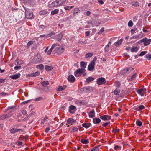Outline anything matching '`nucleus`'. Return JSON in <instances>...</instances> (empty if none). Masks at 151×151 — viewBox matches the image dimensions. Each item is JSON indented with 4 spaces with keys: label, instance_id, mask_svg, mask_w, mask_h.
Listing matches in <instances>:
<instances>
[{
    "label": "nucleus",
    "instance_id": "nucleus-40",
    "mask_svg": "<svg viewBox=\"0 0 151 151\" xmlns=\"http://www.w3.org/2000/svg\"><path fill=\"white\" fill-rule=\"evenodd\" d=\"M93 55V53L90 52H88L86 54L85 57L86 58H88L89 57H91Z\"/></svg>",
    "mask_w": 151,
    "mask_h": 151
},
{
    "label": "nucleus",
    "instance_id": "nucleus-11",
    "mask_svg": "<svg viewBox=\"0 0 151 151\" xmlns=\"http://www.w3.org/2000/svg\"><path fill=\"white\" fill-rule=\"evenodd\" d=\"M142 39H144V45L145 46H147L149 45L151 42V39H147L146 38H145Z\"/></svg>",
    "mask_w": 151,
    "mask_h": 151
},
{
    "label": "nucleus",
    "instance_id": "nucleus-27",
    "mask_svg": "<svg viewBox=\"0 0 151 151\" xmlns=\"http://www.w3.org/2000/svg\"><path fill=\"white\" fill-rule=\"evenodd\" d=\"M45 68L46 71H49L52 70L53 69V67L52 66H45Z\"/></svg>",
    "mask_w": 151,
    "mask_h": 151
},
{
    "label": "nucleus",
    "instance_id": "nucleus-12",
    "mask_svg": "<svg viewBox=\"0 0 151 151\" xmlns=\"http://www.w3.org/2000/svg\"><path fill=\"white\" fill-rule=\"evenodd\" d=\"M58 45L57 44H53L51 46V48L47 51V54L48 55H50L54 48L56 46H58Z\"/></svg>",
    "mask_w": 151,
    "mask_h": 151
},
{
    "label": "nucleus",
    "instance_id": "nucleus-44",
    "mask_svg": "<svg viewBox=\"0 0 151 151\" xmlns=\"http://www.w3.org/2000/svg\"><path fill=\"white\" fill-rule=\"evenodd\" d=\"M49 84H50V83L47 81H44L41 83L42 85H47Z\"/></svg>",
    "mask_w": 151,
    "mask_h": 151
},
{
    "label": "nucleus",
    "instance_id": "nucleus-33",
    "mask_svg": "<svg viewBox=\"0 0 151 151\" xmlns=\"http://www.w3.org/2000/svg\"><path fill=\"white\" fill-rule=\"evenodd\" d=\"M66 86H59L58 91H60L63 90L66 88Z\"/></svg>",
    "mask_w": 151,
    "mask_h": 151
},
{
    "label": "nucleus",
    "instance_id": "nucleus-63",
    "mask_svg": "<svg viewBox=\"0 0 151 151\" xmlns=\"http://www.w3.org/2000/svg\"><path fill=\"white\" fill-rule=\"evenodd\" d=\"M21 67V66H17L15 67L14 68V69L15 70H17L19 69H20Z\"/></svg>",
    "mask_w": 151,
    "mask_h": 151
},
{
    "label": "nucleus",
    "instance_id": "nucleus-54",
    "mask_svg": "<svg viewBox=\"0 0 151 151\" xmlns=\"http://www.w3.org/2000/svg\"><path fill=\"white\" fill-rule=\"evenodd\" d=\"M128 25L129 27H131L133 25V24L132 22L131 21H129L128 24Z\"/></svg>",
    "mask_w": 151,
    "mask_h": 151
},
{
    "label": "nucleus",
    "instance_id": "nucleus-4",
    "mask_svg": "<svg viewBox=\"0 0 151 151\" xmlns=\"http://www.w3.org/2000/svg\"><path fill=\"white\" fill-rule=\"evenodd\" d=\"M134 70V68H133L131 67L127 68L121 71V74L122 75H127L129 74Z\"/></svg>",
    "mask_w": 151,
    "mask_h": 151
},
{
    "label": "nucleus",
    "instance_id": "nucleus-24",
    "mask_svg": "<svg viewBox=\"0 0 151 151\" xmlns=\"http://www.w3.org/2000/svg\"><path fill=\"white\" fill-rule=\"evenodd\" d=\"M87 62H85L83 61H82L80 63L81 67L83 69H84L86 68L87 65Z\"/></svg>",
    "mask_w": 151,
    "mask_h": 151
},
{
    "label": "nucleus",
    "instance_id": "nucleus-13",
    "mask_svg": "<svg viewBox=\"0 0 151 151\" xmlns=\"http://www.w3.org/2000/svg\"><path fill=\"white\" fill-rule=\"evenodd\" d=\"M146 91V88H141L137 89V92L139 94L143 96L144 95V93Z\"/></svg>",
    "mask_w": 151,
    "mask_h": 151
},
{
    "label": "nucleus",
    "instance_id": "nucleus-62",
    "mask_svg": "<svg viewBox=\"0 0 151 151\" xmlns=\"http://www.w3.org/2000/svg\"><path fill=\"white\" fill-rule=\"evenodd\" d=\"M119 131V129H113L112 131V132L113 133H116V132H118Z\"/></svg>",
    "mask_w": 151,
    "mask_h": 151
},
{
    "label": "nucleus",
    "instance_id": "nucleus-52",
    "mask_svg": "<svg viewBox=\"0 0 151 151\" xmlns=\"http://www.w3.org/2000/svg\"><path fill=\"white\" fill-rule=\"evenodd\" d=\"M78 130V128L74 127L72 128V131L71 132H75L77 131Z\"/></svg>",
    "mask_w": 151,
    "mask_h": 151
},
{
    "label": "nucleus",
    "instance_id": "nucleus-21",
    "mask_svg": "<svg viewBox=\"0 0 151 151\" xmlns=\"http://www.w3.org/2000/svg\"><path fill=\"white\" fill-rule=\"evenodd\" d=\"M40 74V72L38 71H37L35 73H32L30 74L29 75V76L30 77H35L39 76Z\"/></svg>",
    "mask_w": 151,
    "mask_h": 151
},
{
    "label": "nucleus",
    "instance_id": "nucleus-49",
    "mask_svg": "<svg viewBox=\"0 0 151 151\" xmlns=\"http://www.w3.org/2000/svg\"><path fill=\"white\" fill-rule=\"evenodd\" d=\"M147 51H144L141 52L140 54H139V56H142L145 55L146 53H147Z\"/></svg>",
    "mask_w": 151,
    "mask_h": 151
},
{
    "label": "nucleus",
    "instance_id": "nucleus-26",
    "mask_svg": "<svg viewBox=\"0 0 151 151\" xmlns=\"http://www.w3.org/2000/svg\"><path fill=\"white\" fill-rule=\"evenodd\" d=\"M131 4L134 6H138L139 5V3L136 1H133L131 2Z\"/></svg>",
    "mask_w": 151,
    "mask_h": 151
},
{
    "label": "nucleus",
    "instance_id": "nucleus-6",
    "mask_svg": "<svg viewBox=\"0 0 151 151\" xmlns=\"http://www.w3.org/2000/svg\"><path fill=\"white\" fill-rule=\"evenodd\" d=\"M97 83L98 85L105 84H106V81L105 78L103 77H101L97 79Z\"/></svg>",
    "mask_w": 151,
    "mask_h": 151
},
{
    "label": "nucleus",
    "instance_id": "nucleus-31",
    "mask_svg": "<svg viewBox=\"0 0 151 151\" xmlns=\"http://www.w3.org/2000/svg\"><path fill=\"white\" fill-rule=\"evenodd\" d=\"M91 125V123H83L82 125L83 127H84L86 128H88L90 126V125Z\"/></svg>",
    "mask_w": 151,
    "mask_h": 151
},
{
    "label": "nucleus",
    "instance_id": "nucleus-59",
    "mask_svg": "<svg viewBox=\"0 0 151 151\" xmlns=\"http://www.w3.org/2000/svg\"><path fill=\"white\" fill-rule=\"evenodd\" d=\"M137 29L136 28H134L131 29V34L132 35L137 30Z\"/></svg>",
    "mask_w": 151,
    "mask_h": 151
},
{
    "label": "nucleus",
    "instance_id": "nucleus-50",
    "mask_svg": "<svg viewBox=\"0 0 151 151\" xmlns=\"http://www.w3.org/2000/svg\"><path fill=\"white\" fill-rule=\"evenodd\" d=\"M30 115H31V114H30L28 116H27L26 117L24 118L23 119V120L24 121H27L29 119L30 117Z\"/></svg>",
    "mask_w": 151,
    "mask_h": 151
},
{
    "label": "nucleus",
    "instance_id": "nucleus-30",
    "mask_svg": "<svg viewBox=\"0 0 151 151\" xmlns=\"http://www.w3.org/2000/svg\"><path fill=\"white\" fill-rule=\"evenodd\" d=\"M44 98L42 96L39 97L34 99V101H38L40 100H44Z\"/></svg>",
    "mask_w": 151,
    "mask_h": 151
},
{
    "label": "nucleus",
    "instance_id": "nucleus-55",
    "mask_svg": "<svg viewBox=\"0 0 151 151\" xmlns=\"http://www.w3.org/2000/svg\"><path fill=\"white\" fill-rule=\"evenodd\" d=\"M79 11V10L78 9H74L73 12L74 14H76L78 13Z\"/></svg>",
    "mask_w": 151,
    "mask_h": 151
},
{
    "label": "nucleus",
    "instance_id": "nucleus-46",
    "mask_svg": "<svg viewBox=\"0 0 151 151\" xmlns=\"http://www.w3.org/2000/svg\"><path fill=\"white\" fill-rule=\"evenodd\" d=\"M10 131L12 133H14L17 132L16 129L13 128L10 130Z\"/></svg>",
    "mask_w": 151,
    "mask_h": 151
},
{
    "label": "nucleus",
    "instance_id": "nucleus-53",
    "mask_svg": "<svg viewBox=\"0 0 151 151\" xmlns=\"http://www.w3.org/2000/svg\"><path fill=\"white\" fill-rule=\"evenodd\" d=\"M7 118L6 115H3L1 116H0V119L3 120Z\"/></svg>",
    "mask_w": 151,
    "mask_h": 151
},
{
    "label": "nucleus",
    "instance_id": "nucleus-29",
    "mask_svg": "<svg viewBox=\"0 0 151 151\" xmlns=\"http://www.w3.org/2000/svg\"><path fill=\"white\" fill-rule=\"evenodd\" d=\"M94 80V78L90 77L86 79V82L88 83L93 81Z\"/></svg>",
    "mask_w": 151,
    "mask_h": 151
},
{
    "label": "nucleus",
    "instance_id": "nucleus-10",
    "mask_svg": "<svg viewBox=\"0 0 151 151\" xmlns=\"http://www.w3.org/2000/svg\"><path fill=\"white\" fill-rule=\"evenodd\" d=\"M143 37V33L142 32H141V33L139 34L138 35L135 36H133L130 38V39H136L137 40Z\"/></svg>",
    "mask_w": 151,
    "mask_h": 151
},
{
    "label": "nucleus",
    "instance_id": "nucleus-48",
    "mask_svg": "<svg viewBox=\"0 0 151 151\" xmlns=\"http://www.w3.org/2000/svg\"><path fill=\"white\" fill-rule=\"evenodd\" d=\"M8 95V94L4 92L0 93V96L2 97H4Z\"/></svg>",
    "mask_w": 151,
    "mask_h": 151
},
{
    "label": "nucleus",
    "instance_id": "nucleus-45",
    "mask_svg": "<svg viewBox=\"0 0 151 151\" xmlns=\"http://www.w3.org/2000/svg\"><path fill=\"white\" fill-rule=\"evenodd\" d=\"M73 6L70 7L69 6H65L64 7V9L65 10H69L71 9L72 8Z\"/></svg>",
    "mask_w": 151,
    "mask_h": 151
},
{
    "label": "nucleus",
    "instance_id": "nucleus-58",
    "mask_svg": "<svg viewBox=\"0 0 151 151\" xmlns=\"http://www.w3.org/2000/svg\"><path fill=\"white\" fill-rule=\"evenodd\" d=\"M110 124V122H106L104 123L102 125V126L104 127H106L109 124Z\"/></svg>",
    "mask_w": 151,
    "mask_h": 151
},
{
    "label": "nucleus",
    "instance_id": "nucleus-41",
    "mask_svg": "<svg viewBox=\"0 0 151 151\" xmlns=\"http://www.w3.org/2000/svg\"><path fill=\"white\" fill-rule=\"evenodd\" d=\"M48 119L47 117H45L42 120L41 122V124H44V123L47 121V119Z\"/></svg>",
    "mask_w": 151,
    "mask_h": 151
},
{
    "label": "nucleus",
    "instance_id": "nucleus-8",
    "mask_svg": "<svg viewBox=\"0 0 151 151\" xmlns=\"http://www.w3.org/2000/svg\"><path fill=\"white\" fill-rule=\"evenodd\" d=\"M64 49L62 47H57L55 51L58 54H60L62 53L64 51Z\"/></svg>",
    "mask_w": 151,
    "mask_h": 151
},
{
    "label": "nucleus",
    "instance_id": "nucleus-61",
    "mask_svg": "<svg viewBox=\"0 0 151 151\" xmlns=\"http://www.w3.org/2000/svg\"><path fill=\"white\" fill-rule=\"evenodd\" d=\"M31 101V100H29L27 101H24L23 102H22L21 104H27V103L30 102Z\"/></svg>",
    "mask_w": 151,
    "mask_h": 151
},
{
    "label": "nucleus",
    "instance_id": "nucleus-38",
    "mask_svg": "<svg viewBox=\"0 0 151 151\" xmlns=\"http://www.w3.org/2000/svg\"><path fill=\"white\" fill-rule=\"evenodd\" d=\"M99 146H96L94 148L91 149L90 151H98L99 150Z\"/></svg>",
    "mask_w": 151,
    "mask_h": 151
},
{
    "label": "nucleus",
    "instance_id": "nucleus-1",
    "mask_svg": "<svg viewBox=\"0 0 151 151\" xmlns=\"http://www.w3.org/2000/svg\"><path fill=\"white\" fill-rule=\"evenodd\" d=\"M66 3L65 0H56L53 2L49 3L48 6L50 7H54L64 5Z\"/></svg>",
    "mask_w": 151,
    "mask_h": 151
},
{
    "label": "nucleus",
    "instance_id": "nucleus-60",
    "mask_svg": "<svg viewBox=\"0 0 151 151\" xmlns=\"http://www.w3.org/2000/svg\"><path fill=\"white\" fill-rule=\"evenodd\" d=\"M39 66V67L40 69L41 70H42L44 69V65L42 64H41L38 65Z\"/></svg>",
    "mask_w": 151,
    "mask_h": 151
},
{
    "label": "nucleus",
    "instance_id": "nucleus-19",
    "mask_svg": "<svg viewBox=\"0 0 151 151\" xmlns=\"http://www.w3.org/2000/svg\"><path fill=\"white\" fill-rule=\"evenodd\" d=\"M20 73H17L11 76L10 78L13 79H16L20 77Z\"/></svg>",
    "mask_w": 151,
    "mask_h": 151
},
{
    "label": "nucleus",
    "instance_id": "nucleus-20",
    "mask_svg": "<svg viewBox=\"0 0 151 151\" xmlns=\"http://www.w3.org/2000/svg\"><path fill=\"white\" fill-rule=\"evenodd\" d=\"M145 107L143 105H141L138 107H136L134 108V110L137 111L145 109Z\"/></svg>",
    "mask_w": 151,
    "mask_h": 151
},
{
    "label": "nucleus",
    "instance_id": "nucleus-3",
    "mask_svg": "<svg viewBox=\"0 0 151 151\" xmlns=\"http://www.w3.org/2000/svg\"><path fill=\"white\" fill-rule=\"evenodd\" d=\"M97 58L95 57L91 62L89 63L88 67V70L89 71H92L94 68L95 62L96 61Z\"/></svg>",
    "mask_w": 151,
    "mask_h": 151
},
{
    "label": "nucleus",
    "instance_id": "nucleus-28",
    "mask_svg": "<svg viewBox=\"0 0 151 151\" xmlns=\"http://www.w3.org/2000/svg\"><path fill=\"white\" fill-rule=\"evenodd\" d=\"M59 11V9H54V10L52 11L51 12V15H54L57 13H58Z\"/></svg>",
    "mask_w": 151,
    "mask_h": 151
},
{
    "label": "nucleus",
    "instance_id": "nucleus-18",
    "mask_svg": "<svg viewBox=\"0 0 151 151\" xmlns=\"http://www.w3.org/2000/svg\"><path fill=\"white\" fill-rule=\"evenodd\" d=\"M89 116L90 118H93L95 116V114L94 112V110L92 109L90 112L88 113Z\"/></svg>",
    "mask_w": 151,
    "mask_h": 151
},
{
    "label": "nucleus",
    "instance_id": "nucleus-42",
    "mask_svg": "<svg viewBox=\"0 0 151 151\" xmlns=\"http://www.w3.org/2000/svg\"><path fill=\"white\" fill-rule=\"evenodd\" d=\"M47 12L45 10H42L40 12L39 14L40 15H44L46 14Z\"/></svg>",
    "mask_w": 151,
    "mask_h": 151
},
{
    "label": "nucleus",
    "instance_id": "nucleus-23",
    "mask_svg": "<svg viewBox=\"0 0 151 151\" xmlns=\"http://www.w3.org/2000/svg\"><path fill=\"white\" fill-rule=\"evenodd\" d=\"M26 16L27 18L28 19H31L33 18V14L32 13L26 12Z\"/></svg>",
    "mask_w": 151,
    "mask_h": 151
},
{
    "label": "nucleus",
    "instance_id": "nucleus-2",
    "mask_svg": "<svg viewBox=\"0 0 151 151\" xmlns=\"http://www.w3.org/2000/svg\"><path fill=\"white\" fill-rule=\"evenodd\" d=\"M42 62V58L40 55L37 54L35 55L31 61V62L33 64H37Z\"/></svg>",
    "mask_w": 151,
    "mask_h": 151
},
{
    "label": "nucleus",
    "instance_id": "nucleus-43",
    "mask_svg": "<svg viewBox=\"0 0 151 151\" xmlns=\"http://www.w3.org/2000/svg\"><path fill=\"white\" fill-rule=\"evenodd\" d=\"M106 116H107L106 115H104L101 116L100 117V118L101 119L103 120L106 121V120H107V119H106Z\"/></svg>",
    "mask_w": 151,
    "mask_h": 151
},
{
    "label": "nucleus",
    "instance_id": "nucleus-16",
    "mask_svg": "<svg viewBox=\"0 0 151 151\" xmlns=\"http://www.w3.org/2000/svg\"><path fill=\"white\" fill-rule=\"evenodd\" d=\"M76 122V121L73 119L69 118H68L67 121V123L66 124V125L67 124H70L72 125L73 124L75 123Z\"/></svg>",
    "mask_w": 151,
    "mask_h": 151
},
{
    "label": "nucleus",
    "instance_id": "nucleus-32",
    "mask_svg": "<svg viewBox=\"0 0 151 151\" xmlns=\"http://www.w3.org/2000/svg\"><path fill=\"white\" fill-rule=\"evenodd\" d=\"M122 42V39H120L119 41L115 43V45L117 47H118L119 45H120Z\"/></svg>",
    "mask_w": 151,
    "mask_h": 151
},
{
    "label": "nucleus",
    "instance_id": "nucleus-64",
    "mask_svg": "<svg viewBox=\"0 0 151 151\" xmlns=\"http://www.w3.org/2000/svg\"><path fill=\"white\" fill-rule=\"evenodd\" d=\"M90 32L89 31H88L86 32H85L86 36H88L90 35Z\"/></svg>",
    "mask_w": 151,
    "mask_h": 151
},
{
    "label": "nucleus",
    "instance_id": "nucleus-35",
    "mask_svg": "<svg viewBox=\"0 0 151 151\" xmlns=\"http://www.w3.org/2000/svg\"><path fill=\"white\" fill-rule=\"evenodd\" d=\"M81 142L84 144H88L89 143L88 140L85 139H83L81 140Z\"/></svg>",
    "mask_w": 151,
    "mask_h": 151
},
{
    "label": "nucleus",
    "instance_id": "nucleus-22",
    "mask_svg": "<svg viewBox=\"0 0 151 151\" xmlns=\"http://www.w3.org/2000/svg\"><path fill=\"white\" fill-rule=\"evenodd\" d=\"M101 121V120L97 118H95L93 119V122L95 124H99Z\"/></svg>",
    "mask_w": 151,
    "mask_h": 151
},
{
    "label": "nucleus",
    "instance_id": "nucleus-15",
    "mask_svg": "<svg viewBox=\"0 0 151 151\" xmlns=\"http://www.w3.org/2000/svg\"><path fill=\"white\" fill-rule=\"evenodd\" d=\"M90 87H86L82 88L81 89V91L82 93H84L88 92L90 90Z\"/></svg>",
    "mask_w": 151,
    "mask_h": 151
},
{
    "label": "nucleus",
    "instance_id": "nucleus-57",
    "mask_svg": "<svg viewBox=\"0 0 151 151\" xmlns=\"http://www.w3.org/2000/svg\"><path fill=\"white\" fill-rule=\"evenodd\" d=\"M12 113L11 112H10L8 113L7 114H6V117L7 118H8L10 116H11L12 115Z\"/></svg>",
    "mask_w": 151,
    "mask_h": 151
},
{
    "label": "nucleus",
    "instance_id": "nucleus-7",
    "mask_svg": "<svg viewBox=\"0 0 151 151\" xmlns=\"http://www.w3.org/2000/svg\"><path fill=\"white\" fill-rule=\"evenodd\" d=\"M83 71H84V69H78L76 72H75V75L76 76H79L82 73ZM86 73H85V72L83 73V75H85Z\"/></svg>",
    "mask_w": 151,
    "mask_h": 151
},
{
    "label": "nucleus",
    "instance_id": "nucleus-34",
    "mask_svg": "<svg viewBox=\"0 0 151 151\" xmlns=\"http://www.w3.org/2000/svg\"><path fill=\"white\" fill-rule=\"evenodd\" d=\"M138 50V48L136 47H133L131 49V51L132 52H136Z\"/></svg>",
    "mask_w": 151,
    "mask_h": 151
},
{
    "label": "nucleus",
    "instance_id": "nucleus-56",
    "mask_svg": "<svg viewBox=\"0 0 151 151\" xmlns=\"http://www.w3.org/2000/svg\"><path fill=\"white\" fill-rule=\"evenodd\" d=\"M33 44L32 41H30L27 44V47H29L30 45Z\"/></svg>",
    "mask_w": 151,
    "mask_h": 151
},
{
    "label": "nucleus",
    "instance_id": "nucleus-5",
    "mask_svg": "<svg viewBox=\"0 0 151 151\" xmlns=\"http://www.w3.org/2000/svg\"><path fill=\"white\" fill-rule=\"evenodd\" d=\"M37 88L40 90L45 91L46 92H49L50 91L51 88L48 86H38Z\"/></svg>",
    "mask_w": 151,
    "mask_h": 151
},
{
    "label": "nucleus",
    "instance_id": "nucleus-51",
    "mask_svg": "<svg viewBox=\"0 0 151 151\" xmlns=\"http://www.w3.org/2000/svg\"><path fill=\"white\" fill-rule=\"evenodd\" d=\"M46 27V26H44L43 25H41L39 27V28L40 30H42L44 29Z\"/></svg>",
    "mask_w": 151,
    "mask_h": 151
},
{
    "label": "nucleus",
    "instance_id": "nucleus-39",
    "mask_svg": "<svg viewBox=\"0 0 151 151\" xmlns=\"http://www.w3.org/2000/svg\"><path fill=\"white\" fill-rule=\"evenodd\" d=\"M136 124L138 126H141L142 125V123L140 121L137 120L136 121Z\"/></svg>",
    "mask_w": 151,
    "mask_h": 151
},
{
    "label": "nucleus",
    "instance_id": "nucleus-17",
    "mask_svg": "<svg viewBox=\"0 0 151 151\" xmlns=\"http://www.w3.org/2000/svg\"><path fill=\"white\" fill-rule=\"evenodd\" d=\"M68 81L70 82H73L75 80V78L72 75L69 76L68 77Z\"/></svg>",
    "mask_w": 151,
    "mask_h": 151
},
{
    "label": "nucleus",
    "instance_id": "nucleus-36",
    "mask_svg": "<svg viewBox=\"0 0 151 151\" xmlns=\"http://www.w3.org/2000/svg\"><path fill=\"white\" fill-rule=\"evenodd\" d=\"M52 34H54V33L53 32H52L51 34H49L48 35H40V37H45L46 38H47L48 37L51 36V35Z\"/></svg>",
    "mask_w": 151,
    "mask_h": 151
},
{
    "label": "nucleus",
    "instance_id": "nucleus-9",
    "mask_svg": "<svg viewBox=\"0 0 151 151\" xmlns=\"http://www.w3.org/2000/svg\"><path fill=\"white\" fill-rule=\"evenodd\" d=\"M76 108L73 105H72L69 106V112L71 113H74L76 110Z\"/></svg>",
    "mask_w": 151,
    "mask_h": 151
},
{
    "label": "nucleus",
    "instance_id": "nucleus-47",
    "mask_svg": "<svg viewBox=\"0 0 151 151\" xmlns=\"http://www.w3.org/2000/svg\"><path fill=\"white\" fill-rule=\"evenodd\" d=\"M146 57L148 60H151V54H148L146 55Z\"/></svg>",
    "mask_w": 151,
    "mask_h": 151
},
{
    "label": "nucleus",
    "instance_id": "nucleus-14",
    "mask_svg": "<svg viewBox=\"0 0 151 151\" xmlns=\"http://www.w3.org/2000/svg\"><path fill=\"white\" fill-rule=\"evenodd\" d=\"M117 86V87L115 89L113 92L114 94L115 95H118L119 94L121 91L120 89L119 88V86Z\"/></svg>",
    "mask_w": 151,
    "mask_h": 151
},
{
    "label": "nucleus",
    "instance_id": "nucleus-37",
    "mask_svg": "<svg viewBox=\"0 0 151 151\" xmlns=\"http://www.w3.org/2000/svg\"><path fill=\"white\" fill-rule=\"evenodd\" d=\"M137 76V73H135L134 74H133L130 78V80H134L135 79L136 77Z\"/></svg>",
    "mask_w": 151,
    "mask_h": 151
},
{
    "label": "nucleus",
    "instance_id": "nucleus-25",
    "mask_svg": "<svg viewBox=\"0 0 151 151\" xmlns=\"http://www.w3.org/2000/svg\"><path fill=\"white\" fill-rule=\"evenodd\" d=\"M56 40L60 41L61 40L62 37V34H60L58 35H56L55 36Z\"/></svg>",
    "mask_w": 151,
    "mask_h": 151
}]
</instances>
